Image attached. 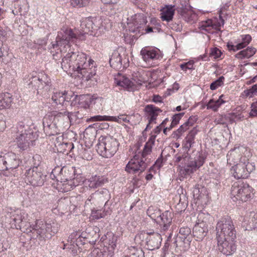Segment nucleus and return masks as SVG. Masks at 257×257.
<instances>
[{
    "mask_svg": "<svg viewBox=\"0 0 257 257\" xmlns=\"http://www.w3.org/2000/svg\"><path fill=\"white\" fill-rule=\"evenodd\" d=\"M82 32H73L72 30L63 28L58 33L56 43L52 45L54 49L59 50L64 57L61 62L62 69L69 73L76 74L84 81H88L96 74V64L89 56L79 51H74L71 44L77 45L80 41L85 39L86 34L98 37L105 30L102 21L100 18H86L80 24Z\"/></svg>",
    "mask_w": 257,
    "mask_h": 257,
    "instance_id": "nucleus-1",
    "label": "nucleus"
},
{
    "mask_svg": "<svg viewBox=\"0 0 257 257\" xmlns=\"http://www.w3.org/2000/svg\"><path fill=\"white\" fill-rule=\"evenodd\" d=\"M5 213L6 222L28 234L32 233L33 238L41 240L49 239L58 232L59 227L57 223H48L37 219L38 212L28 213L24 210L7 207Z\"/></svg>",
    "mask_w": 257,
    "mask_h": 257,
    "instance_id": "nucleus-2",
    "label": "nucleus"
},
{
    "mask_svg": "<svg viewBox=\"0 0 257 257\" xmlns=\"http://www.w3.org/2000/svg\"><path fill=\"white\" fill-rule=\"evenodd\" d=\"M204 161V157L200 153H198L194 158H191L187 153L183 155H176L175 162L180 163V179L181 180L190 176L203 165Z\"/></svg>",
    "mask_w": 257,
    "mask_h": 257,
    "instance_id": "nucleus-3",
    "label": "nucleus"
},
{
    "mask_svg": "<svg viewBox=\"0 0 257 257\" xmlns=\"http://www.w3.org/2000/svg\"><path fill=\"white\" fill-rule=\"evenodd\" d=\"M17 129L19 135L16 138V143L18 148L25 151L35 145L38 136L28 125H25L24 122L20 121L18 123Z\"/></svg>",
    "mask_w": 257,
    "mask_h": 257,
    "instance_id": "nucleus-4",
    "label": "nucleus"
},
{
    "mask_svg": "<svg viewBox=\"0 0 257 257\" xmlns=\"http://www.w3.org/2000/svg\"><path fill=\"white\" fill-rule=\"evenodd\" d=\"M236 230L231 218L229 216H224L220 218L216 226V238L235 239Z\"/></svg>",
    "mask_w": 257,
    "mask_h": 257,
    "instance_id": "nucleus-5",
    "label": "nucleus"
},
{
    "mask_svg": "<svg viewBox=\"0 0 257 257\" xmlns=\"http://www.w3.org/2000/svg\"><path fill=\"white\" fill-rule=\"evenodd\" d=\"M253 191L248 184L240 181L235 182L231 188V198L233 201L247 202L253 198Z\"/></svg>",
    "mask_w": 257,
    "mask_h": 257,
    "instance_id": "nucleus-6",
    "label": "nucleus"
},
{
    "mask_svg": "<svg viewBox=\"0 0 257 257\" xmlns=\"http://www.w3.org/2000/svg\"><path fill=\"white\" fill-rule=\"evenodd\" d=\"M119 143L117 141L110 136H101L97 144V152L104 158H109L116 152Z\"/></svg>",
    "mask_w": 257,
    "mask_h": 257,
    "instance_id": "nucleus-7",
    "label": "nucleus"
},
{
    "mask_svg": "<svg viewBox=\"0 0 257 257\" xmlns=\"http://www.w3.org/2000/svg\"><path fill=\"white\" fill-rule=\"evenodd\" d=\"M255 169L254 163H250L246 156L241 157L238 163L234 165L231 169V173L237 179L247 178L250 173Z\"/></svg>",
    "mask_w": 257,
    "mask_h": 257,
    "instance_id": "nucleus-8",
    "label": "nucleus"
},
{
    "mask_svg": "<svg viewBox=\"0 0 257 257\" xmlns=\"http://www.w3.org/2000/svg\"><path fill=\"white\" fill-rule=\"evenodd\" d=\"M89 119L92 121H111L119 123L126 122L131 124H136L141 121L142 117L139 113L134 114L131 116H127L125 114H121L118 116L97 115L91 117Z\"/></svg>",
    "mask_w": 257,
    "mask_h": 257,
    "instance_id": "nucleus-9",
    "label": "nucleus"
},
{
    "mask_svg": "<svg viewBox=\"0 0 257 257\" xmlns=\"http://www.w3.org/2000/svg\"><path fill=\"white\" fill-rule=\"evenodd\" d=\"M46 175L44 174L40 168L33 167L26 171L23 179L27 184L33 186H41L46 180Z\"/></svg>",
    "mask_w": 257,
    "mask_h": 257,
    "instance_id": "nucleus-10",
    "label": "nucleus"
},
{
    "mask_svg": "<svg viewBox=\"0 0 257 257\" xmlns=\"http://www.w3.org/2000/svg\"><path fill=\"white\" fill-rule=\"evenodd\" d=\"M148 166L147 159L144 160L139 154H136L126 164L125 171L132 174H139L144 172Z\"/></svg>",
    "mask_w": 257,
    "mask_h": 257,
    "instance_id": "nucleus-11",
    "label": "nucleus"
},
{
    "mask_svg": "<svg viewBox=\"0 0 257 257\" xmlns=\"http://www.w3.org/2000/svg\"><path fill=\"white\" fill-rule=\"evenodd\" d=\"M146 16L142 13H137L127 19L128 30L133 33H141L144 31L145 25L147 24Z\"/></svg>",
    "mask_w": 257,
    "mask_h": 257,
    "instance_id": "nucleus-12",
    "label": "nucleus"
},
{
    "mask_svg": "<svg viewBox=\"0 0 257 257\" xmlns=\"http://www.w3.org/2000/svg\"><path fill=\"white\" fill-rule=\"evenodd\" d=\"M26 82L28 85H31L37 90L44 89L47 91L49 89L50 79L45 74L41 73L37 75L32 74L29 76V80Z\"/></svg>",
    "mask_w": 257,
    "mask_h": 257,
    "instance_id": "nucleus-13",
    "label": "nucleus"
},
{
    "mask_svg": "<svg viewBox=\"0 0 257 257\" xmlns=\"http://www.w3.org/2000/svg\"><path fill=\"white\" fill-rule=\"evenodd\" d=\"M51 117L55 122H56L57 125L60 130L68 129L72 122V116L73 114L67 111L63 112H58L57 111H53L49 113Z\"/></svg>",
    "mask_w": 257,
    "mask_h": 257,
    "instance_id": "nucleus-14",
    "label": "nucleus"
},
{
    "mask_svg": "<svg viewBox=\"0 0 257 257\" xmlns=\"http://www.w3.org/2000/svg\"><path fill=\"white\" fill-rule=\"evenodd\" d=\"M140 54L143 61L148 67L156 65L157 60L162 58L160 50L154 48H143L142 49Z\"/></svg>",
    "mask_w": 257,
    "mask_h": 257,
    "instance_id": "nucleus-15",
    "label": "nucleus"
},
{
    "mask_svg": "<svg viewBox=\"0 0 257 257\" xmlns=\"http://www.w3.org/2000/svg\"><path fill=\"white\" fill-rule=\"evenodd\" d=\"M246 156L249 158L250 153L247 149L243 146L234 147L231 149L227 154V164L230 165H235L240 161L241 157Z\"/></svg>",
    "mask_w": 257,
    "mask_h": 257,
    "instance_id": "nucleus-16",
    "label": "nucleus"
},
{
    "mask_svg": "<svg viewBox=\"0 0 257 257\" xmlns=\"http://www.w3.org/2000/svg\"><path fill=\"white\" fill-rule=\"evenodd\" d=\"M145 234L146 246L148 249L153 250L160 248L162 239L160 233L151 231Z\"/></svg>",
    "mask_w": 257,
    "mask_h": 257,
    "instance_id": "nucleus-17",
    "label": "nucleus"
},
{
    "mask_svg": "<svg viewBox=\"0 0 257 257\" xmlns=\"http://www.w3.org/2000/svg\"><path fill=\"white\" fill-rule=\"evenodd\" d=\"M177 12L179 18L188 23L193 24L198 19L196 13L187 5L178 8Z\"/></svg>",
    "mask_w": 257,
    "mask_h": 257,
    "instance_id": "nucleus-18",
    "label": "nucleus"
},
{
    "mask_svg": "<svg viewBox=\"0 0 257 257\" xmlns=\"http://www.w3.org/2000/svg\"><path fill=\"white\" fill-rule=\"evenodd\" d=\"M218 249L224 254L229 255L234 253L236 249L235 239H216Z\"/></svg>",
    "mask_w": 257,
    "mask_h": 257,
    "instance_id": "nucleus-19",
    "label": "nucleus"
},
{
    "mask_svg": "<svg viewBox=\"0 0 257 257\" xmlns=\"http://www.w3.org/2000/svg\"><path fill=\"white\" fill-rule=\"evenodd\" d=\"M43 124L44 132L47 135L50 136H54L59 133V132L61 131L57 125L56 122L53 120L49 113L44 117Z\"/></svg>",
    "mask_w": 257,
    "mask_h": 257,
    "instance_id": "nucleus-20",
    "label": "nucleus"
},
{
    "mask_svg": "<svg viewBox=\"0 0 257 257\" xmlns=\"http://www.w3.org/2000/svg\"><path fill=\"white\" fill-rule=\"evenodd\" d=\"M172 220V214L169 211H165L161 214L159 220L156 223L159 224L161 232L168 230L170 226Z\"/></svg>",
    "mask_w": 257,
    "mask_h": 257,
    "instance_id": "nucleus-21",
    "label": "nucleus"
},
{
    "mask_svg": "<svg viewBox=\"0 0 257 257\" xmlns=\"http://www.w3.org/2000/svg\"><path fill=\"white\" fill-rule=\"evenodd\" d=\"M6 170L17 168L20 165V160L18 156L13 152H8L4 155Z\"/></svg>",
    "mask_w": 257,
    "mask_h": 257,
    "instance_id": "nucleus-22",
    "label": "nucleus"
},
{
    "mask_svg": "<svg viewBox=\"0 0 257 257\" xmlns=\"http://www.w3.org/2000/svg\"><path fill=\"white\" fill-rule=\"evenodd\" d=\"M150 72L142 68L134 71L132 74L133 80L138 85H142L149 80Z\"/></svg>",
    "mask_w": 257,
    "mask_h": 257,
    "instance_id": "nucleus-23",
    "label": "nucleus"
},
{
    "mask_svg": "<svg viewBox=\"0 0 257 257\" xmlns=\"http://www.w3.org/2000/svg\"><path fill=\"white\" fill-rule=\"evenodd\" d=\"M107 182V179L102 176L94 175L86 180V184L89 188L95 189L102 186Z\"/></svg>",
    "mask_w": 257,
    "mask_h": 257,
    "instance_id": "nucleus-24",
    "label": "nucleus"
},
{
    "mask_svg": "<svg viewBox=\"0 0 257 257\" xmlns=\"http://www.w3.org/2000/svg\"><path fill=\"white\" fill-rule=\"evenodd\" d=\"M191 234V229L188 227H183L180 229L179 236H177L176 238L174 240L173 244L174 246L178 247L181 246L182 242L185 241L186 239L187 241H189V239L187 237Z\"/></svg>",
    "mask_w": 257,
    "mask_h": 257,
    "instance_id": "nucleus-25",
    "label": "nucleus"
},
{
    "mask_svg": "<svg viewBox=\"0 0 257 257\" xmlns=\"http://www.w3.org/2000/svg\"><path fill=\"white\" fill-rule=\"evenodd\" d=\"M145 111L149 119V123L154 122L162 110L153 104H148L145 107Z\"/></svg>",
    "mask_w": 257,
    "mask_h": 257,
    "instance_id": "nucleus-26",
    "label": "nucleus"
},
{
    "mask_svg": "<svg viewBox=\"0 0 257 257\" xmlns=\"http://www.w3.org/2000/svg\"><path fill=\"white\" fill-rule=\"evenodd\" d=\"M174 7L168 5L161 10V18L162 21L169 22L172 20L175 13Z\"/></svg>",
    "mask_w": 257,
    "mask_h": 257,
    "instance_id": "nucleus-27",
    "label": "nucleus"
},
{
    "mask_svg": "<svg viewBox=\"0 0 257 257\" xmlns=\"http://www.w3.org/2000/svg\"><path fill=\"white\" fill-rule=\"evenodd\" d=\"M13 102L12 95L9 93H0V110L9 108Z\"/></svg>",
    "mask_w": 257,
    "mask_h": 257,
    "instance_id": "nucleus-28",
    "label": "nucleus"
},
{
    "mask_svg": "<svg viewBox=\"0 0 257 257\" xmlns=\"http://www.w3.org/2000/svg\"><path fill=\"white\" fill-rule=\"evenodd\" d=\"M208 232V225L203 223L195 224L194 226L193 233L195 237L198 239H202L206 235Z\"/></svg>",
    "mask_w": 257,
    "mask_h": 257,
    "instance_id": "nucleus-29",
    "label": "nucleus"
},
{
    "mask_svg": "<svg viewBox=\"0 0 257 257\" xmlns=\"http://www.w3.org/2000/svg\"><path fill=\"white\" fill-rule=\"evenodd\" d=\"M244 225H246V229H252L257 228V213L250 212L249 214L244 218Z\"/></svg>",
    "mask_w": 257,
    "mask_h": 257,
    "instance_id": "nucleus-30",
    "label": "nucleus"
},
{
    "mask_svg": "<svg viewBox=\"0 0 257 257\" xmlns=\"http://www.w3.org/2000/svg\"><path fill=\"white\" fill-rule=\"evenodd\" d=\"M198 27L201 30L205 31L210 34H213L214 30L216 29L217 26L213 23L211 19H208L199 23Z\"/></svg>",
    "mask_w": 257,
    "mask_h": 257,
    "instance_id": "nucleus-31",
    "label": "nucleus"
},
{
    "mask_svg": "<svg viewBox=\"0 0 257 257\" xmlns=\"http://www.w3.org/2000/svg\"><path fill=\"white\" fill-rule=\"evenodd\" d=\"M110 66L114 69H120L122 65V59L117 51H114L109 58Z\"/></svg>",
    "mask_w": 257,
    "mask_h": 257,
    "instance_id": "nucleus-32",
    "label": "nucleus"
},
{
    "mask_svg": "<svg viewBox=\"0 0 257 257\" xmlns=\"http://www.w3.org/2000/svg\"><path fill=\"white\" fill-rule=\"evenodd\" d=\"M115 82L117 85L125 88L130 91L135 88L134 83L123 76H120L119 78H115Z\"/></svg>",
    "mask_w": 257,
    "mask_h": 257,
    "instance_id": "nucleus-33",
    "label": "nucleus"
},
{
    "mask_svg": "<svg viewBox=\"0 0 257 257\" xmlns=\"http://www.w3.org/2000/svg\"><path fill=\"white\" fill-rule=\"evenodd\" d=\"M256 49L253 47H248L245 49L240 51L235 54V57L238 59L249 58L253 56L256 53Z\"/></svg>",
    "mask_w": 257,
    "mask_h": 257,
    "instance_id": "nucleus-34",
    "label": "nucleus"
},
{
    "mask_svg": "<svg viewBox=\"0 0 257 257\" xmlns=\"http://www.w3.org/2000/svg\"><path fill=\"white\" fill-rule=\"evenodd\" d=\"M224 96L223 94L220 95L219 98L216 100L211 99L206 104L207 109H212L214 111H217L220 106L226 102V101L224 100L223 99Z\"/></svg>",
    "mask_w": 257,
    "mask_h": 257,
    "instance_id": "nucleus-35",
    "label": "nucleus"
},
{
    "mask_svg": "<svg viewBox=\"0 0 257 257\" xmlns=\"http://www.w3.org/2000/svg\"><path fill=\"white\" fill-rule=\"evenodd\" d=\"M55 147L59 153L68 155L74 148V145L72 142L62 143L55 144Z\"/></svg>",
    "mask_w": 257,
    "mask_h": 257,
    "instance_id": "nucleus-36",
    "label": "nucleus"
},
{
    "mask_svg": "<svg viewBox=\"0 0 257 257\" xmlns=\"http://www.w3.org/2000/svg\"><path fill=\"white\" fill-rule=\"evenodd\" d=\"M82 237L77 231L73 232L68 237V241L73 246V249H76L79 244H82Z\"/></svg>",
    "mask_w": 257,
    "mask_h": 257,
    "instance_id": "nucleus-37",
    "label": "nucleus"
},
{
    "mask_svg": "<svg viewBox=\"0 0 257 257\" xmlns=\"http://www.w3.org/2000/svg\"><path fill=\"white\" fill-rule=\"evenodd\" d=\"M251 41V37L250 35H242L237 39L236 42L237 49L241 50L247 46Z\"/></svg>",
    "mask_w": 257,
    "mask_h": 257,
    "instance_id": "nucleus-38",
    "label": "nucleus"
},
{
    "mask_svg": "<svg viewBox=\"0 0 257 257\" xmlns=\"http://www.w3.org/2000/svg\"><path fill=\"white\" fill-rule=\"evenodd\" d=\"M66 99L65 91L61 92L56 90L55 92H54L52 96V100L57 105H63Z\"/></svg>",
    "mask_w": 257,
    "mask_h": 257,
    "instance_id": "nucleus-39",
    "label": "nucleus"
},
{
    "mask_svg": "<svg viewBox=\"0 0 257 257\" xmlns=\"http://www.w3.org/2000/svg\"><path fill=\"white\" fill-rule=\"evenodd\" d=\"M210 218L211 216L205 210L201 211L197 215L196 224L203 223L205 225H208Z\"/></svg>",
    "mask_w": 257,
    "mask_h": 257,
    "instance_id": "nucleus-40",
    "label": "nucleus"
},
{
    "mask_svg": "<svg viewBox=\"0 0 257 257\" xmlns=\"http://www.w3.org/2000/svg\"><path fill=\"white\" fill-rule=\"evenodd\" d=\"M147 215L155 222L159 220L161 214V210L157 207L150 206L147 211Z\"/></svg>",
    "mask_w": 257,
    "mask_h": 257,
    "instance_id": "nucleus-41",
    "label": "nucleus"
},
{
    "mask_svg": "<svg viewBox=\"0 0 257 257\" xmlns=\"http://www.w3.org/2000/svg\"><path fill=\"white\" fill-rule=\"evenodd\" d=\"M123 257H145L144 252L141 248L132 246L128 249L127 254Z\"/></svg>",
    "mask_w": 257,
    "mask_h": 257,
    "instance_id": "nucleus-42",
    "label": "nucleus"
},
{
    "mask_svg": "<svg viewBox=\"0 0 257 257\" xmlns=\"http://www.w3.org/2000/svg\"><path fill=\"white\" fill-rule=\"evenodd\" d=\"M154 144V138L151 137L148 141L146 143L143 151L141 154L139 153L141 157H143L144 159L145 160L146 157L147 155L150 154L152 151V146Z\"/></svg>",
    "mask_w": 257,
    "mask_h": 257,
    "instance_id": "nucleus-43",
    "label": "nucleus"
},
{
    "mask_svg": "<svg viewBox=\"0 0 257 257\" xmlns=\"http://www.w3.org/2000/svg\"><path fill=\"white\" fill-rule=\"evenodd\" d=\"M87 257H112V252L102 251L101 249L97 248L93 249Z\"/></svg>",
    "mask_w": 257,
    "mask_h": 257,
    "instance_id": "nucleus-44",
    "label": "nucleus"
},
{
    "mask_svg": "<svg viewBox=\"0 0 257 257\" xmlns=\"http://www.w3.org/2000/svg\"><path fill=\"white\" fill-rule=\"evenodd\" d=\"M190 128V126L188 125L186 122H184L182 124L178 130L174 131L172 134L173 138L176 139H179L181 136L185 133L187 130Z\"/></svg>",
    "mask_w": 257,
    "mask_h": 257,
    "instance_id": "nucleus-45",
    "label": "nucleus"
},
{
    "mask_svg": "<svg viewBox=\"0 0 257 257\" xmlns=\"http://www.w3.org/2000/svg\"><path fill=\"white\" fill-rule=\"evenodd\" d=\"M108 249L107 250H103L102 251H109L112 252V256L113 255V250L116 247V243L117 241V236L113 234L108 235Z\"/></svg>",
    "mask_w": 257,
    "mask_h": 257,
    "instance_id": "nucleus-46",
    "label": "nucleus"
},
{
    "mask_svg": "<svg viewBox=\"0 0 257 257\" xmlns=\"http://www.w3.org/2000/svg\"><path fill=\"white\" fill-rule=\"evenodd\" d=\"M184 113L181 112L179 113H176L173 115L172 117V122L170 125L169 126L168 130L170 131L174 127L176 126L179 122L180 119L184 115Z\"/></svg>",
    "mask_w": 257,
    "mask_h": 257,
    "instance_id": "nucleus-47",
    "label": "nucleus"
},
{
    "mask_svg": "<svg viewBox=\"0 0 257 257\" xmlns=\"http://www.w3.org/2000/svg\"><path fill=\"white\" fill-rule=\"evenodd\" d=\"M180 67L185 72H186L187 70L192 71L195 69L193 60H190L187 62L183 63L180 64Z\"/></svg>",
    "mask_w": 257,
    "mask_h": 257,
    "instance_id": "nucleus-48",
    "label": "nucleus"
},
{
    "mask_svg": "<svg viewBox=\"0 0 257 257\" xmlns=\"http://www.w3.org/2000/svg\"><path fill=\"white\" fill-rule=\"evenodd\" d=\"M106 213L103 210H92L91 217L92 219H99L105 216Z\"/></svg>",
    "mask_w": 257,
    "mask_h": 257,
    "instance_id": "nucleus-49",
    "label": "nucleus"
},
{
    "mask_svg": "<svg viewBox=\"0 0 257 257\" xmlns=\"http://www.w3.org/2000/svg\"><path fill=\"white\" fill-rule=\"evenodd\" d=\"M224 77L223 76L219 77L217 80L212 82L210 86L211 90H214L218 87L223 85Z\"/></svg>",
    "mask_w": 257,
    "mask_h": 257,
    "instance_id": "nucleus-50",
    "label": "nucleus"
},
{
    "mask_svg": "<svg viewBox=\"0 0 257 257\" xmlns=\"http://www.w3.org/2000/svg\"><path fill=\"white\" fill-rule=\"evenodd\" d=\"M195 143L194 139L190 137L186 136L183 143V149L185 151H188L192 147L193 144Z\"/></svg>",
    "mask_w": 257,
    "mask_h": 257,
    "instance_id": "nucleus-51",
    "label": "nucleus"
},
{
    "mask_svg": "<svg viewBox=\"0 0 257 257\" xmlns=\"http://www.w3.org/2000/svg\"><path fill=\"white\" fill-rule=\"evenodd\" d=\"M222 52L220 50L216 47L212 48L210 49L209 57L212 59H216L221 57Z\"/></svg>",
    "mask_w": 257,
    "mask_h": 257,
    "instance_id": "nucleus-52",
    "label": "nucleus"
},
{
    "mask_svg": "<svg viewBox=\"0 0 257 257\" xmlns=\"http://www.w3.org/2000/svg\"><path fill=\"white\" fill-rule=\"evenodd\" d=\"M89 0H70L71 5L75 7H83L89 3Z\"/></svg>",
    "mask_w": 257,
    "mask_h": 257,
    "instance_id": "nucleus-53",
    "label": "nucleus"
},
{
    "mask_svg": "<svg viewBox=\"0 0 257 257\" xmlns=\"http://www.w3.org/2000/svg\"><path fill=\"white\" fill-rule=\"evenodd\" d=\"M79 155L81 157L86 160H91L92 159V156L91 155L90 151L88 149H82L80 151Z\"/></svg>",
    "mask_w": 257,
    "mask_h": 257,
    "instance_id": "nucleus-54",
    "label": "nucleus"
},
{
    "mask_svg": "<svg viewBox=\"0 0 257 257\" xmlns=\"http://www.w3.org/2000/svg\"><path fill=\"white\" fill-rule=\"evenodd\" d=\"M108 194V191L106 188H102L100 190H98L95 192L94 193L92 194L87 199V201H91L94 196H99V195H103V196H106Z\"/></svg>",
    "mask_w": 257,
    "mask_h": 257,
    "instance_id": "nucleus-55",
    "label": "nucleus"
},
{
    "mask_svg": "<svg viewBox=\"0 0 257 257\" xmlns=\"http://www.w3.org/2000/svg\"><path fill=\"white\" fill-rule=\"evenodd\" d=\"M244 92L245 95L249 97H251L254 95H257V84L253 85L251 88L245 90Z\"/></svg>",
    "mask_w": 257,
    "mask_h": 257,
    "instance_id": "nucleus-56",
    "label": "nucleus"
},
{
    "mask_svg": "<svg viewBox=\"0 0 257 257\" xmlns=\"http://www.w3.org/2000/svg\"><path fill=\"white\" fill-rule=\"evenodd\" d=\"M22 3L23 4V6H22L21 5H18V6L16 7H15V8H18V13L21 15H22L23 14L22 13L23 12L25 14H26L28 11V7H27V8H24L23 9V7H24V5H25L26 6H27L28 3H27V2L26 0H22Z\"/></svg>",
    "mask_w": 257,
    "mask_h": 257,
    "instance_id": "nucleus-57",
    "label": "nucleus"
},
{
    "mask_svg": "<svg viewBox=\"0 0 257 257\" xmlns=\"http://www.w3.org/2000/svg\"><path fill=\"white\" fill-rule=\"evenodd\" d=\"M227 116L226 115H217L214 120L215 123L216 124H225L226 122V119Z\"/></svg>",
    "mask_w": 257,
    "mask_h": 257,
    "instance_id": "nucleus-58",
    "label": "nucleus"
},
{
    "mask_svg": "<svg viewBox=\"0 0 257 257\" xmlns=\"http://www.w3.org/2000/svg\"><path fill=\"white\" fill-rule=\"evenodd\" d=\"M249 116H257V101L251 104Z\"/></svg>",
    "mask_w": 257,
    "mask_h": 257,
    "instance_id": "nucleus-59",
    "label": "nucleus"
},
{
    "mask_svg": "<svg viewBox=\"0 0 257 257\" xmlns=\"http://www.w3.org/2000/svg\"><path fill=\"white\" fill-rule=\"evenodd\" d=\"M66 168L65 167H61L57 166L55 167L52 171V174L54 175L55 174H57L58 175L62 174L63 171H66Z\"/></svg>",
    "mask_w": 257,
    "mask_h": 257,
    "instance_id": "nucleus-60",
    "label": "nucleus"
},
{
    "mask_svg": "<svg viewBox=\"0 0 257 257\" xmlns=\"http://www.w3.org/2000/svg\"><path fill=\"white\" fill-rule=\"evenodd\" d=\"M197 119L198 118L197 116H191L186 122L190 127H191L196 122Z\"/></svg>",
    "mask_w": 257,
    "mask_h": 257,
    "instance_id": "nucleus-61",
    "label": "nucleus"
},
{
    "mask_svg": "<svg viewBox=\"0 0 257 257\" xmlns=\"http://www.w3.org/2000/svg\"><path fill=\"white\" fill-rule=\"evenodd\" d=\"M66 188L67 189V191L70 190L71 189H73L75 187H76L77 185L75 184L74 183V180H70L68 181L67 183L65 184Z\"/></svg>",
    "mask_w": 257,
    "mask_h": 257,
    "instance_id": "nucleus-62",
    "label": "nucleus"
},
{
    "mask_svg": "<svg viewBox=\"0 0 257 257\" xmlns=\"http://www.w3.org/2000/svg\"><path fill=\"white\" fill-rule=\"evenodd\" d=\"M198 132V130H197L196 127H194L192 130H191L188 135L187 136L190 137V138H192L195 139V137L197 135Z\"/></svg>",
    "mask_w": 257,
    "mask_h": 257,
    "instance_id": "nucleus-63",
    "label": "nucleus"
},
{
    "mask_svg": "<svg viewBox=\"0 0 257 257\" xmlns=\"http://www.w3.org/2000/svg\"><path fill=\"white\" fill-rule=\"evenodd\" d=\"M7 32L5 30L1 28L0 29V40L5 41L7 39Z\"/></svg>",
    "mask_w": 257,
    "mask_h": 257,
    "instance_id": "nucleus-64",
    "label": "nucleus"
}]
</instances>
